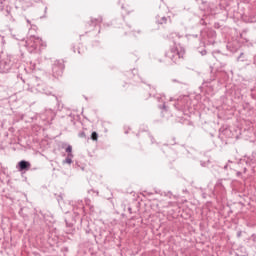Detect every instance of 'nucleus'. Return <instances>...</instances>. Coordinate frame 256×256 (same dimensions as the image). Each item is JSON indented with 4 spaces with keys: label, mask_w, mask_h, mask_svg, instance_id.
<instances>
[{
    "label": "nucleus",
    "mask_w": 256,
    "mask_h": 256,
    "mask_svg": "<svg viewBox=\"0 0 256 256\" xmlns=\"http://www.w3.org/2000/svg\"><path fill=\"white\" fill-rule=\"evenodd\" d=\"M170 39H172V42L174 46H172L169 51L165 52V57L170 59L173 63L176 65L181 63L183 61V57H185V48L180 47L181 42H179V35L177 33H171Z\"/></svg>",
    "instance_id": "1"
},
{
    "label": "nucleus",
    "mask_w": 256,
    "mask_h": 256,
    "mask_svg": "<svg viewBox=\"0 0 256 256\" xmlns=\"http://www.w3.org/2000/svg\"><path fill=\"white\" fill-rule=\"evenodd\" d=\"M26 83L28 85V89L30 91H37L38 93H42L43 95H53V87L45 84V82L41 81V79H39L36 76H31L30 78H28L26 80Z\"/></svg>",
    "instance_id": "2"
},
{
    "label": "nucleus",
    "mask_w": 256,
    "mask_h": 256,
    "mask_svg": "<svg viewBox=\"0 0 256 256\" xmlns=\"http://www.w3.org/2000/svg\"><path fill=\"white\" fill-rule=\"evenodd\" d=\"M42 44L43 40H41V38L37 36H30L27 40H25L24 44H22V47H26L29 53H35L39 45Z\"/></svg>",
    "instance_id": "3"
},
{
    "label": "nucleus",
    "mask_w": 256,
    "mask_h": 256,
    "mask_svg": "<svg viewBox=\"0 0 256 256\" xmlns=\"http://www.w3.org/2000/svg\"><path fill=\"white\" fill-rule=\"evenodd\" d=\"M63 71H65V63L62 60H55L52 64V77L54 79H61L63 77Z\"/></svg>",
    "instance_id": "4"
},
{
    "label": "nucleus",
    "mask_w": 256,
    "mask_h": 256,
    "mask_svg": "<svg viewBox=\"0 0 256 256\" xmlns=\"http://www.w3.org/2000/svg\"><path fill=\"white\" fill-rule=\"evenodd\" d=\"M13 67V61L11 60V55H6L2 60H0V73H9Z\"/></svg>",
    "instance_id": "5"
},
{
    "label": "nucleus",
    "mask_w": 256,
    "mask_h": 256,
    "mask_svg": "<svg viewBox=\"0 0 256 256\" xmlns=\"http://www.w3.org/2000/svg\"><path fill=\"white\" fill-rule=\"evenodd\" d=\"M155 23L160 25L161 27H165V25H171V16H165L160 13L156 15Z\"/></svg>",
    "instance_id": "6"
},
{
    "label": "nucleus",
    "mask_w": 256,
    "mask_h": 256,
    "mask_svg": "<svg viewBox=\"0 0 256 256\" xmlns=\"http://www.w3.org/2000/svg\"><path fill=\"white\" fill-rule=\"evenodd\" d=\"M227 50L230 51V53H237L239 49H241V44L237 40H233L231 42H228L227 44Z\"/></svg>",
    "instance_id": "7"
},
{
    "label": "nucleus",
    "mask_w": 256,
    "mask_h": 256,
    "mask_svg": "<svg viewBox=\"0 0 256 256\" xmlns=\"http://www.w3.org/2000/svg\"><path fill=\"white\" fill-rule=\"evenodd\" d=\"M187 104V98L185 96H179L174 103L175 109L177 111H181V109H185V105Z\"/></svg>",
    "instance_id": "8"
},
{
    "label": "nucleus",
    "mask_w": 256,
    "mask_h": 256,
    "mask_svg": "<svg viewBox=\"0 0 256 256\" xmlns=\"http://www.w3.org/2000/svg\"><path fill=\"white\" fill-rule=\"evenodd\" d=\"M17 169L18 171H29V169H31V162L26 160H21L17 164Z\"/></svg>",
    "instance_id": "9"
},
{
    "label": "nucleus",
    "mask_w": 256,
    "mask_h": 256,
    "mask_svg": "<svg viewBox=\"0 0 256 256\" xmlns=\"http://www.w3.org/2000/svg\"><path fill=\"white\" fill-rule=\"evenodd\" d=\"M216 61H219L220 67H227V55L218 53L217 56H214Z\"/></svg>",
    "instance_id": "10"
},
{
    "label": "nucleus",
    "mask_w": 256,
    "mask_h": 256,
    "mask_svg": "<svg viewBox=\"0 0 256 256\" xmlns=\"http://www.w3.org/2000/svg\"><path fill=\"white\" fill-rule=\"evenodd\" d=\"M99 23H101V19L99 18H95V19H91V21H89L86 25V27H90V31H93L96 27V25H99Z\"/></svg>",
    "instance_id": "11"
},
{
    "label": "nucleus",
    "mask_w": 256,
    "mask_h": 256,
    "mask_svg": "<svg viewBox=\"0 0 256 256\" xmlns=\"http://www.w3.org/2000/svg\"><path fill=\"white\" fill-rule=\"evenodd\" d=\"M12 37L14 39H16V41L20 42V45L23 46L25 43V35H21V34H13Z\"/></svg>",
    "instance_id": "12"
},
{
    "label": "nucleus",
    "mask_w": 256,
    "mask_h": 256,
    "mask_svg": "<svg viewBox=\"0 0 256 256\" xmlns=\"http://www.w3.org/2000/svg\"><path fill=\"white\" fill-rule=\"evenodd\" d=\"M237 61L245 63V61H247V56H245V53L240 52L239 56L237 57Z\"/></svg>",
    "instance_id": "13"
},
{
    "label": "nucleus",
    "mask_w": 256,
    "mask_h": 256,
    "mask_svg": "<svg viewBox=\"0 0 256 256\" xmlns=\"http://www.w3.org/2000/svg\"><path fill=\"white\" fill-rule=\"evenodd\" d=\"M63 163H67L68 165H71V163H73V154H68L66 159L63 160Z\"/></svg>",
    "instance_id": "14"
},
{
    "label": "nucleus",
    "mask_w": 256,
    "mask_h": 256,
    "mask_svg": "<svg viewBox=\"0 0 256 256\" xmlns=\"http://www.w3.org/2000/svg\"><path fill=\"white\" fill-rule=\"evenodd\" d=\"M85 233H86V235L92 236L93 239H97V236L93 233V230L91 228H89V226H87V228L85 229Z\"/></svg>",
    "instance_id": "15"
},
{
    "label": "nucleus",
    "mask_w": 256,
    "mask_h": 256,
    "mask_svg": "<svg viewBox=\"0 0 256 256\" xmlns=\"http://www.w3.org/2000/svg\"><path fill=\"white\" fill-rule=\"evenodd\" d=\"M65 147V151L68 153V155H73V146L65 144Z\"/></svg>",
    "instance_id": "16"
},
{
    "label": "nucleus",
    "mask_w": 256,
    "mask_h": 256,
    "mask_svg": "<svg viewBox=\"0 0 256 256\" xmlns=\"http://www.w3.org/2000/svg\"><path fill=\"white\" fill-rule=\"evenodd\" d=\"M90 139H91L92 141H97V140L99 139V134H98L96 131H93V132L91 133Z\"/></svg>",
    "instance_id": "17"
},
{
    "label": "nucleus",
    "mask_w": 256,
    "mask_h": 256,
    "mask_svg": "<svg viewBox=\"0 0 256 256\" xmlns=\"http://www.w3.org/2000/svg\"><path fill=\"white\" fill-rule=\"evenodd\" d=\"M63 195H64L63 193L55 194V197H56L58 203H62V201H63Z\"/></svg>",
    "instance_id": "18"
},
{
    "label": "nucleus",
    "mask_w": 256,
    "mask_h": 256,
    "mask_svg": "<svg viewBox=\"0 0 256 256\" xmlns=\"http://www.w3.org/2000/svg\"><path fill=\"white\" fill-rule=\"evenodd\" d=\"M78 136H79L80 138H82V139H89V138H87V134H85V131L80 132V133L78 134Z\"/></svg>",
    "instance_id": "19"
},
{
    "label": "nucleus",
    "mask_w": 256,
    "mask_h": 256,
    "mask_svg": "<svg viewBox=\"0 0 256 256\" xmlns=\"http://www.w3.org/2000/svg\"><path fill=\"white\" fill-rule=\"evenodd\" d=\"M169 143H170V145H177L176 138L172 136V137L170 138V140H169Z\"/></svg>",
    "instance_id": "20"
},
{
    "label": "nucleus",
    "mask_w": 256,
    "mask_h": 256,
    "mask_svg": "<svg viewBox=\"0 0 256 256\" xmlns=\"http://www.w3.org/2000/svg\"><path fill=\"white\" fill-rule=\"evenodd\" d=\"M216 187H223V179H219V180L216 182Z\"/></svg>",
    "instance_id": "21"
},
{
    "label": "nucleus",
    "mask_w": 256,
    "mask_h": 256,
    "mask_svg": "<svg viewBox=\"0 0 256 256\" xmlns=\"http://www.w3.org/2000/svg\"><path fill=\"white\" fill-rule=\"evenodd\" d=\"M199 25H203L205 27L207 26V22L205 21V19L201 18L199 21Z\"/></svg>",
    "instance_id": "22"
},
{
    "label": "nucleus",
    "mask_w": 256,
    "mask_h": 256,
    "mask_svg": "<svg viewBox=\"0 0 256 256\" xmlns=\"http://www.w3.org/2000/svg\"><path fill=\"white\" fill-rule=\"evenodd\" d=\"M160 109H164V111H167V106L165 105V103L162 106H159Z\"/></svg>",
    "instance_id": "23"
},
{
    "label": "nucleus",
    "mask_w": 256,
    "mask_h": 256,
    "mask_svg": "<svg viewBox=\"0 0 256 256\" xmlns=\"http://www.w3.org/2000/svg\"><path fill=\"white\" fill-rule=\"evenodd\" d=\"M200 53H201L202 56H205V55H207V50L204 49Z\"/></svg>",
    "instance_id": "24"
},
{
    "label": "nucleus",
    "mask_w": 256,
    "mask_h": 256,
    "mask_svg": "<svg viewBox=\"0 0 256 256\" xmlns=\"http://www.w3.org/2000/svg\"><path fill=\"white\" fill-rule=\"evenodd\" d=\"M17 77L20 78L21 81H23L25 83V80L23 79V76L21 74H18Z\"/></svg>",
    "instance_id": "25"
},
{
    "label": "nucleus",
    "mask_w": 256,
    "mask_h": 256,
    "mask_svg": "<svg viewBox=\"0 0 256 256\" xmlns=\"http://www.w3.org/2000/svg\"><path fill=\"white\" fill-rule=\"evenodd\" d=\"M172 81H173V83H180V84H183V82H181V81H179V80H177V79H173Z\"/></svg>",
    "instance_id": "26"
},
{
    "label": "nucleus",
    "mask_w": 256,
    "mask_h": 256,
    "mask_svg": "<svg viewBox=\"0 0 256 256\" xmlns=\"http://www.w3.org/2000/svg\"><path fill=\"white\" fill-rule=\"evenodd\" d=\"M128 212L130 213V215H133V209L131 207H128Z\"/></svg>",
    "instance_id": "27"
},
{
    "label": "nucleus",
    "mask_w": 256,
    "mask_h": 256,
    "mask_svg": "<svg viewBox=\"0 0 256 256\" xmlns=\"http://www.w3.org/2000/svg\"><path fill=\"white\" fill-rule=\"evenodd\" d=\"M237 256H249V254L245 252L244 254H237Z\"/></svg>",
    "instance_id": "28"
},
{
    "label": "nucleus",
    "mask_w": 256,
    "mask_h": 256,
    "mask_svg": "<svg viewBox=\"0 0 256 256\" xmlns=\"http://www.w3.org/2000/svg\"><path fill=\"white\" fill-rule=\"evenodd\" d=\"M202 167H207V162H201Z\"/></svg>",
    "instance_id": "29"
},
{
    "label": "nucleus",
    "mask_w": 256,
    "mask_h": 256,
    "mask_svg": "<svg viewBox=\"0 0 256 256\" xmlns=\"http://www.w3.org/2000/svg\"><path fill=\"white\" fill-rule=\"evenodd\" d=\"M66 226H67V227H73V224H71V223L68 224L67 221H66Z\"/></svg>",
    "instance_id": "30"
},
{
    "label": "nucleus",
    "mask_w": 256,
    "mask_h": 256,
    "mask_svg": "<svg viewBox=\"0 0 256 256\" xmlns=\"http://www.w3.org/2000/svg\"><path fill=\"white\" fill-rule=\"evenodd\" d=\"M228 167H229V165L226 164V165L224 166V170L227 171Z\"/></svg>",
    "instance_id": "31"
},
{
    "label": "nucleus",
    "mask_w": 256,
    "mask_h": 256,
    "mask_svg": "<svg viewBox=\"0 0 256 256\" xmlns=\"http://www.w3.org/2000/svg\"><path fill=\"white\" fill-rule=\"evenodd\" d=\"M72 51H73L74 53L77 52V51L75 50V46H72Z\"/></svg>",
    "instance_id": "32"
},
{
    "label": "nucleus",
    "mask_w": 256,
    "mask_h": 256,
    "mask_svg": "<svg viewBox=\"0 0 256 256\" xmlns=\"http://www.w3.org/2000/svg\"><path fill=\"white\" fill-rule=\"evenodd\" d=\"M237 177H241V172L236 173Z\"/></svg>",
    "instance_id": "33"
},
{
    "label": "nucleus",
    "mask_w": 256,
    "mask_h": 256,
    "mask_svg": "<svg viewBox=\"0 0 256 256\" xmlns=\"http://www.w3.org/2000/svg\"><path fill=\"white\" fill-rule=\"evenodd\" d=\"M241 236V231L237 233V237H240Z\"/></svg>",
    "instance_id": "34"
},
{
    "label": "nucleus",
    "mask_w": 256,
    "mask_h": 256,
    "mask_svg": "<svg viewBox=\"0 0 256 256\" xmlns=\"http://www.w3.org/2000/svg\"><path fill=\"white\" fill-rule=\"evenodd\" d=\"M137 33H138V34H141V33H142V31H141V30H137Z\"/></svg>",
    "instance_id": "35"
},
{
    "label": "nucleus",
    "mask_w": 256,
    "mask_h": 256,
    "mask_svg": "<svg viewBox=\"0 0 256 256\" xmlns=\"http://www.w3.org/2000/svg\"><path fill=\"white\" fill-rule=\"evenodd\" d=\"M184 191V193H189V191L187 190V189H185V190H183Z\"/></svg>",
    "instance_id": "36"
},
{
    "label": "nucleus",
    "mask_w": 256,
    "mask_h": 256,
    "mask_svg": "<svg viewBox=\"0 0 256 256\" xmlns=\"http://www.w3.org/2000/svg\"><path fill=\"white\" fill-rule=\"evenodd\" d=\"M205 3H207V2H205V1L202 0V5H205Z\"/></svg>",
    "instance_id": "37"
},
{
    "label": "nucleus",
    "mask_w": 256,
    "mask_h": 256,
    "mask_svg": "<svg viewBox=\"0 0 256 256\" xmlns=\"http://www.w3.org/2000/svg\"><path fill=\"white\" fill-rule=\"evenodd\" d=\"M128 133H129V130H126V131H125V134L127 135Z\"/></svg>",
    "instance_id": "38"
},
{
    "label": "nucleus",
    "mask_w": 256,
    "mask_h": 256,
    "mask_svg": "<svg viewBox=\"0 0 256 256\" xmlns=\"http://www.w3.org/2000/svg\"><path fill=\"white\" fill-rule=\"evenodd\" d=\"M193 37H198V35H193Z\"/></svg>",
    "instance_id": "39"
},
{
    "label": "nucleus",
    "mask_w": 256,
    "mask_h": 256,
    "mask_svg": "<svg viewBox=\"0 0 256 256\" xmlns=\"http://www.w3.org/2000/svg\"><path fill=\"white\" fill-rule=\"evenodd\" d=\"M207 163H211V161H210V160H208V161H207Z\"/></svg>",
    "instance_id": "40"
},
{
    "label": "nucleus",
    "mask_w": 256,
    "mask_h": 256,
    "mask_svg": "<svg viewBox=\"0 0 256 256\" xmlns=\"http://www.w3.org/2000/svg\"><path fill=\"white\" fill-rule=\"evenodd\" d=\"M122 9H125V7H124V6H122Z\"/></svg>",
    "instance_id": "41"
}]
</instances>
